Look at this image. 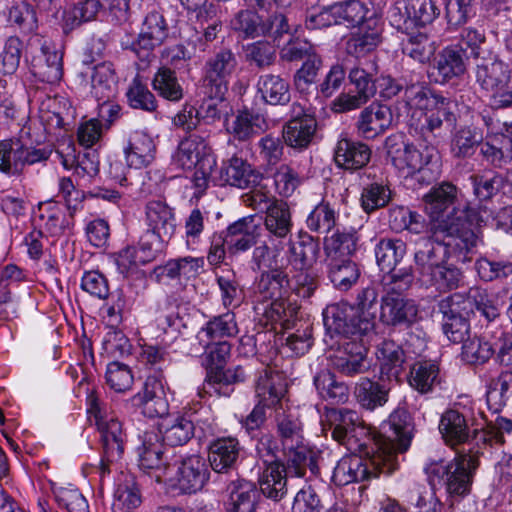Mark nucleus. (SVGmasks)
Masks as SVG:
<instances>
[{"instance_id": "obj_63", "label": "nucleus", "mask_w": 512, "mask_h": 512, "mask_svg": "<svg viewBox=\"0 0 512 512\" xmlns=\"http://www.w3.org/2000/svg\"><path fill=\"white\" fill-rule=\"evenodd\" d=\"M512 393V370H503L491 380L487 392V403L495 412L506 405L509 395Z\"/></svg>"}, {"instance_id": "obj_56", "label": "nucleus", "mask_w": 512, "mask_h": 512, "mask_svg": "<svg viewBox=\"0 0 512 512\" xmlns=\"http://www.w3.org/2000/svg\"><path fill=\"white\" fill-rule=\"evenodd\" d=\"M152 86L160 97L168 101L178 102L184 96V90L176 72L166 66L157 70L152 80Z\"/></svg>"}, {"instance_id": "obj_59", "label": "nucleus", "mask_w": 512, "mask_h": 512, "mask_svg": "<svg viewBox=\"0 0 512 512\" xmlns=\"http://www.w3.org/2000/svg\"><path fill=\"white\" fill-rule=\"evenodd\" d=\"M358 240L357 233L353 230L335 232L325 239L324 250L328 260L350 258L357 250Z\"/></svg>"}, {"instance_id": "obj_46", "label": "nucleus", "mask_w": 512, "mask_h": 512, "mask_svg": "<svg viewBox=\"0 0 512 512\" xmlns=\"http://www.w3.org/2000/svg\"><path fill=\"white\" fill-rule=\"evenodd\" d=\"M328 278L340 291L349 290L359 279L360 270L349 257L328 260Z\"/></svg>"}, {"instance_id": "obj_42", "label": "nucleus", "mask_w": 512, "mask_h": 512, "mask_svg": "<svg viewBox=\"0 0 512 512\" xmlns=\"http://www.w3.org/2000/svg\"><path fill=\"white\" fill-rule=\"evenodd\" d=\"M354 396L362 408L372 411L387 403L389 388L377 381L362 377L355 384Z\"/></svg>"}, {"instance_id": "obj_27", "label": "nucleus", "mask_w": 512, "mask_h": 512, "mask_svg": "<svg viewBox=\"0 0 512 512\" xmlns=\"http://www.w3.org/2000/svg\"><path fill=\"white\" fill-rule=\"evenodd\" d=\"M371 154L367 144L341 134L334 148V161L339 168L355 171L369 163Z\"/></svg>"}, {"instance_id": "obj_34", "label": "nucleus", "mask_w": 512, "mask_h": 512, "mask_svg": "<svg viewBox=\"0 0 512 512\" xmlns=\"http://www.w3.org/2000/svg\"><path fill=\"white\" fill-rule=\"evenodd\" d=\"M164 443L160 434L155 431H146L141 436V445L137 448L139 456V467L143 471L159 470L165 471L168 462L164 456Z\"/></svg>"}, {"instance_id": "obj_24", "label": "nucleus", "mask_w": 512, "mask_h": 512, "mask_svg": "<svg viewBox=\"0 0 512 512\" xmlns=\"http://www.w3.org/2000/svg\"><path fill=\"white\" fill-rule=\"evenodd\" d=\"M258 401L276 410L280 406H288L284 402L287 393V382L282 372L267 366L259 372L255 384Z\"/></svg>"}, {"instance_id": "obj_64", "label": "nucleus", "mask_w": 512, "mask_h": 512, "mask_svg": "<svg viewBox=\"0 0 512 512\" xmlns=\"http://www.w3.org/2000/svg\"><path fill=\"white\" fill-rule=\"evenodd\" d=\"M436 47L430 38L421 32L408 34L403 41L402 51L415 61L425 63L434 55Z\"/></svg>"}, {"instance_id": "obj_12", "label": "nucleus", "mask_w": 512, "mask_h": 512, "mask_svg": "<svg viewBox=\"0 0 512 512\" xmlns=\"http://www.w3.org/2000/svg\"><path fill=\"white\" fill-rule=\"evenodd\" d=\"M26 60L30 63L32 74L40 81L54 84L62 78V53L54 44L39 36L29 39Z\"/></svg>"}, {"instance_id": "obj_17", "label": "nucleus", "mask_w": 512, "mask_h": 512, "mask_svg": "<svg viewBox=\"0 0 512 512\" xmlns=\"http://www.w3.org/2000/svg\"><path fill=\"white\" fill-rule=\"evenodd\" d=\"M369 340H353L342 344L331 356L332 368L343 376L354 377L368 372L371 362L368 359Z\"/></svg>"}, {"instance_id": "obj_37", "label": "nucleus", "mask_w": 512, "mask_h": 512, "mask_svg": "<svg viewBox=\"0 0 512 512\" xmlns=\"http://www.w3.org/2000/svg\"><path fill=\"white\" fill-rule=\"evenodd\" d=\"M439 432L444 442L451 447L465 444L470 437L467 418L456 408L447 409L441 415Z\"/></svg>"}, {"instance_id": "obj_3", "label": "nucleus", "mask_w": 512, "mask_h": 512, "mask_svg": "<svg viewBox=\"0 0 512 512\" xmlns=\"http://www.w3.org/2000/svg\"><path fill=\"white\" fill-rule=\"evenodd\" d=\"M205 349L207 359V373L203 384V392L218 396H230L234 391L233 385L242 383L246 379L244 369L241 366L225 369L230 357L231 345L227 341L209 340Z\"/></svg>"}, {"instance_id": "obj_7", "label": "nucleus", "mask_w": 512, "mask_h": 512, "mask_svg": "<svg viewBox=\"0 0 512 512\" xmlns=\"http://www.w3.org/2000/svg\"><path fill=\"white\" fill-rule=\"evenodd\" d=\"M322 430L348 450L363 449L369 432L356 411L347 408H325L322 415Z\"/></svg>"}, {"instance_id": "obj_31", "label": "nucleus", "mask_w": 512, "mask_h": 512, "mask_svg": "<svg viewBox=\"0 0 512 512\" xmlns=\"http://www.w3.org/2000/svg\"><path fill=\"white\" fill-rule=\"evenodd\" d=\"M381 28L375 20H367L365 24L352 32L345 41V51L357 59L373 53L381 42Z\"/></svg>"}, {"instance_id": "obj_61", "label": "nucleus", "mask_w": 512, "mask_h": 512, "mask_svg": "<svg viewBox=\"0 0 512 512\" xmlns=\"http://www.w3.org/2000/svg\"><path fill=\"white\" fill-rule=\"evenodd\" d=\"M204 148L205 143L200 136L190 135L179 143L173 161L178 167L190 170L198 163Z\"/></svg>"}, {"instance_id": "obj_47", "label": "nucleus", "mask_w": 512, "mask_h": 512, "mask_svg": "<svg viewBox=\"0 0 512 512\" xmlns=\"http://www.w3.org/2000/svg\"><path fill=\"white\" fill-rule=\"evenodd\" d=\"M262 99L270 105H285L290 101L289 83L280 75L264 74L257 82Z\"/></svg>"}, {"instance_id": "obj_23", "label": "nucleus", "mask_w": 512, "mask_h": 512, "mask_svg": "<svg viewBox=\"0 0 512 512\" xmlns=\"http://www.w3.org/2000/svg\"><path fill=\"white\" fill-rule=\"evenodd\" d=\"M219 178L223 185L248 189L258 187L263 175L246 159L233 155L222 162Z\"/></svg>"}, {"instance_id": "obj_57", "label": "nucleus", "mask_w": 512, "mask_h": 512, "mask_svg": "<svg viewBox=\"0 0 512 512\" xmlns=\"http://www.w3.org/2000/svg\"><path fill=\"white\" fill-rule=\"evenodd\" d=\"M487 338L492 340L493 357L496 363L504 367L512 366V333L501 325L486 326Z\"/></svg>"}, {"instance_id": "obj_51", "label": "nucleus", "mask_w": 512, "mask_h": 512, "mask_svg": "<svg viewBox=\"0 0 512 512\" xmlns=\"http://www.w3.org/2000/svg\"><path fill=\"white\" fill-rule=\"evenodd\" d=\"M429 88L420 82L407 84L404 88L403 96L397 101L396 109L398 114L414 115L425 108L429 104Z\"/></svg>"}, {"instance_id": "obj_48", "label": "nucleus", "mask_w": 512, "mask_h": 512, "mask_svg": "<svg viewBox=\"0 0 512 512\" xmlns=\"http://www.w3.org/2000/svg\"><path fill=\"white\" fill-rule=\"evenodd\" d=\"M266 128V120L261 114L249 110H242L237 113L231 125L227 127V131L231 133L235 139L246 141L252 136L264 131Z\"/></svg>"}, {"instance_id": "obj_36", "label": "nucleus", "mask_w": 512, "mask_h": 512, "mask_svg": "<svg viewBox=\"0 0 512 512\" xmlns=\"http://www.w3.org/2000/svg\"><path fill=\"white\" fill-rule=\"evenodd\" d=\"M320 254V242L306 232L289 241L288 262L293 269L313 268Z\"/></svg>"}, {"instance_id": "obj_45", "label": "nucleus", "mask_w": 512, "mask_h": 512, "mask_svg": "<svg viewBox=\"0 0 512 512\" xmlns=\"http://www.w3.org/2000/svg\"><path fill=\"white\" fill-rule=\"evenodd\" d=\"M388 223L395 232L407 230L413 234H422L428 229L426 220L421 214L411 211L404 206H392L389 208Z\"/></svg>"}, {"instance_id": "obj_33", "label": "nucleus", "mask_w": 512, "mask_h": 512, "mask_svg": "<svg viewBox=\"0 0 512 512\" xmlns=\"http://www.w3.org/2000/svg\"><path fill=\"white\" fill-rule=\"evenodd\" d=\"M260 231V224L256 222L255 215L237 220L227 228L228 250L232 253L247 251L257 244Z\"/></svg>"}, {"instance_id": "obj_14", "label": "nucleus", "mask_w": 512, "mask_h": 512, "mask_svg": "<svg viewBox=\"0 0 512 512\" xmlns=\"http://www.w3.org/2000/svg\"><path fill=\"white\" fill-rule=\"evenodd\" d=\"M383 435L374 436V446L391 460L397 461V453L407 451L412 439L413 424L405 409L395 410L382 426Z\"/></svg>"}, {"instance_id": "obj_15", "label": "nucleus", "mask_w": 512, "mask_h": 512, "mask_svg": "<svg viewBox=\"0 0 512 512\" xmlns=\"http://www.w3.org/2000/svg\"><path fill=\"white\" fill-rule=\"evenodd\" d=\"M438 312L442 314V329L453 343H463L470 337L468 305L462 293H453L438 302Z\"/></svg>"}, {"instance_id": "obj_44", "label": "nucleus", "mask_w": 512, "mask_h": 512, "mask_svg": "<svg viewBox=\"0 0 512 512\" xmlns=\"http://www.w3.org/2000/svg\"><path fill=\"white\" fill-rule=\"evenodd\" d=\"M439 372L438 364L431 360L416 361L410 367L408 382L416 391L426 394L440 383Z\"/></svg>"}, {"instance_id": "obj_9", "label": "nucleus", "mask_w": 512, "mask_h": 512, "mask_svg": "<svg viewBox=\"0 0 512 512\" xmlns=\"http://www.w3.org/2000/svg\"><path fill=\"white\" fill-rule=\"evenodd\" d=\"M88 400L90 403L88 411L94 416L101 436L103 447L101 467L103 471H108L109 463L117 462L121 459L124 452L126 435L123 432L121 422L107 414L106 409L95 393H91Z\"/></svg>"}, {"instance_id": "obj_30", "label": "nucleus", "mask_w": 512, "mask_h": 512, "mask_svg": "<svg viewBox=\"0 0 512 512\" xmlns=\"http://www.w3.org/2000/svg\"><path fill=\"white\" fill-rule=\"evenodd\" d=\"M391 123L392 113L390 108L372 103L360 112L355 125L360 137L372 140L382 135Z\"/></svg>"}, {"instance_id": "obj_29", "label": "nucleus", "mask_w": 512, "mask_h": 512, "mask_svg": "<svg viewBox=\"0 0 512 512\" xmlns=\"http://www.w3.org/2000/svg\"><path fill=\"white\" fill-rule=\"evenodd\" d=\"M447 260V251L442 244L432 241L430 238H421L416 243L414 253V269L423 281H427L431 275Z\"/></svg>"}, {"instance_id": "obj_21", "label": "nucleus", "mask_w": 512, "mask_h": 512, "mask_svg": "<svg viewBox=\"0 0 512 512\" xmlns=\"http://www.w3.org/2000/svg\"><path fill=\"white\" fill-rule=\"evenodd\" d=\"M418 315V307L411 299L396 291H386L381 296L380 321L386 326L409 327Z\"/></svg>"}, {"instance_id": "obj_52", "label": "nucleus", "mask_w": 512, "mask_h": 512, "mask_svg": "<svg viewBox=\"0 0 512 512\" xmlns=\"http://www.w3.org/2000/svg\"><path fill=\"white\" fill-rule=\"evenodd\" d=\"M266 230L277 238H285L291 231L292 220L289 206L282 200H273L264 219Z\"/></svg>"}, {"instance_id": "obj_8", "label": "nucleus", "mask_w": 512, "mask_h": 512, "mask_svg": "<svg viewBox=\"0 0 512 512\" xmlns=\"http://www.w3.org/2000/svg\"><path fill=\"white\" fill-rule=\"evenodd\" d=\"M290 288L288 273L282 268H275L261 273L255 283V294L261 300H272L271 309L277 315V320L282 321L289 328L291 319L297 313V306L285 300Z\"/></svg>"}, {"instance_id": "obj_26", "label": "nucleus", "mask_w": 512, "mask_h": 512, "mask_svg": "<svg viewBox=\"0 0 512 512\" xmlns=\"http://www.w3.org/2000/svg\"><path fill=\"white\" fill-rule=\"evenodd\" d=\"M123 151L127 165L141 169L154 162L157 147L154 139L146 131L133 130L128 134Z\"/></svg>"}, {"instance_id": "obj_49", "label": "nucleus", "mask_w": 512, "mask_h": 512, "mask_svg": "<svg viewBox=\"0 0 512 512\" xmlns=\"http://www.w3.org/2000/svg\"><path fill=\"white\" fill-rule=\"evenodd\" d=\"M484 138L480 129L473 126L460 127L452 136L451 152L457 159L472 157L480 149Z\"/></svg>"}, {"instance_id": "obj_32", "label": "nucleus", "mask_w": 512, "mask_h": 512, "mask_svg": "<svg viewBox=\"0 0 512 512\" xmlns=\"http://www.w3.org/2000/svg\"><path fill=\"white\" fill-rule=\"evenodd\" d=\"M209 477L206 461L199 455H190L182 459L177 471V484L186 494L195 493L203 488Z\"/></svg>"}, {"instance_id": "obj_54", "label": "nucleus", "mask_w": 512, "mask_h": 512, "mask_svg": "<svg viewBox=\"0 0 512 512\" xmlns=\"http://www.w3.org/2000/svg\"><path fill=\"white\" fill-rule=\"evenodd\" d=\"M492 340L487 338L486 326L481 336L468 337L462 343V359L471 365H483L493 357Z\"/></svg>"}, {"instance_id": "obj_55", "label": "nucleus", "mask_w": 512, "mask_h": 512, "mask_svg": "<svg viewBox=\"0 0 512 512\" xmlns=\"http://www.w3.org/2000/svg\"><path fill=\"white\" fill-rule=\"evenodd\" d=\"M470 181L473 193L480 201L492 199L502 193L507 186L506 177L496 172L471 175Z\"/></svg>"}, {"instance_id": "obj_5", "label": "nucleus", "mask_w": 512, "mask_h": 512, "mask_svg": "<svg viewBox=\"0 0 512 512\" xmlns=\"http://www.w3.org/2000/svg\"><path fill=\"white\" fill-rule=\"evenodd\" d=\"M147 230L140 238V250L145 253L142 262H150L162 252L164 243L175 233L173 210L164 202L153 200L146 205Z\"/></svg>"}, {"instance_id": "obj_38", "label": "nucleus", "mask_w": 512, "mask_h": 512, "mask_svg": "<svg viewBox=\"0 0 512 512\" xmlns=\"http://www.w3.org/2000/svg\"><path fill=\"white\" fill-rule=\"evenodd\" d=\"M164 444L170 447L183 446L194 436L195 426L191 419L186 416L166 418L159 424L157 431Z\"/></svg>"}, {"instance_id": "obj_53", "label": "nucleus", "mask_w": 512, "mask_h": 512, "mask_svg": "<svg viewBox=\"0 0 512 512\" xmlns=\"http://www.w3.org/2000/svg\"><path fill=\"white\" fill-rule=\"evenodd\" d=\"M406 243L401 239L382 238L375 246V257L382 271L391 272L406 254Z\"/></svg>"}, {"instance_id": "obj_60", "label": "nucleus", "mask_w": 512, "mask_h": 512, "mask_svg": "<svg viewBox=\"0 0 512 512\" xmlns=\"http://www.w3.org/2000/svg\"><path fill=\"white\" fill-rule=\"evenodd\" d=\"M337 25L353 28L365 24L367 9L359 0H346L333 4Z\"/></svg>"}, {"instance_id": "obj_20", "label": "nucleus", "mask_w": 512, "mask_h": 512, "mask_svg": "<svg viewBox=\"0 0 512 512\" xmlns=\"http://www.w3.org/2000/svg\"><path fill=\"white\" fill-rule=\"evenodd\" d=\"M469 60L461 46L449 45L436 54L429 75L435 83H449L466 74Z\"/></svg>"}, {"instance_id": "obj_58", "label": "nucleus", "mask_w": 512, "mask_h": 512, "mask_svg": "<svg viewBox=\"0 0 512 512\" xmlns=\"http://www.w3.org/2000/svg\"><path fill=\"white\" fill-rule=\"evenodd\" d=\"M92 93L98 101L110 99L116 90V77L113 64L102 62L94 66L91 76Z\"/></svg>"}, {"instance_id": "obj_25", "label": "nucleus", "mask_w": 512, "mask_h": 512, "mask_svg": "<svg viewBox=\"0 0 512 512\" xmlns=\"http://www.w3.org/2000/svg\"><path fill=\"white\" fill-rule=\"evenodd\" d=\"M225 512H256L262 494L260 487L245 479L231 480L225 489Z\"/></svg>"}, {"instance_id": "obj_40", "label": "nucleus", "mask_w": 512, "mask_h": 512, "mask_svg": "<svg viewBox=\"0 0 512 512\" xmlns=\"http://www.w3.org/2000/svg\"><path fill=\"white\" fill-rule=\"evenodd\" d=\"M239 332L235 314L226 312L212 317L204 327L197 333L196 338L201 346H207L209 340L221 339L225 337H235Z\"/></svg>"}, {"instance_id": "obj_11", "label": "nucleus", "mask_w": 512, "mask_h": 512, "mask_svg": "<svg viewBox=\"0 0 512 512\" xmlns=\"http://www.w3.org/2000/svg\"><path fill=\"white\" fill-rule=\"evenodd\" d=\"M237 67L235 54L220 49L205 62L200 90L204 97L223 99L228 91L229 78Z\"/></svg>"}, {"instance_id": "obj_18", "label": "nucleus", "mask_w": 512, "mask_h": 512, "mask_svg": "<svg viewBox=\"0 0 512 512\" xmlns=\"http://www.w3.org/2000/svg\"><path fill=\"white\" fill-rule=\"evenodd\" d=\"M474 77L480 88L493 96L502 88H509L511 70L507 63L488 51L476 60Z\"/></svg>"}, {"instance_id": "obj_1", "label": "nucleus", "mask_w": 512, "mask_h": 512, "mask_svg": "<svg viewBox=\"0 0 512 512\" xmlns=\"http://www.w3.org/2000/svg\"><path fill=\"white\" fill-rule=\"evenodd\" d=\"M483 454L478 442L458 450L451 461H431L425 467L429 483L445 487L450 496L464 497L471 491L474 474Z\"/></svg>"}, {"instance_id": "obj_16", "label": "nucleus", "mask_w": 512, "mask_h": 512, "mask_svg": "<svg viewBox=\"0 0 512 512\" xmlns=\"http://www.w3.org/2000/svg\"><path fill=\"white\" fill-rule=\"evenodd\" d=\"M384 147L391 164L407 175L421 172L432 159V154L428 150L426 154L422 153L416 146L406 141L403 134L396 133L388 136Z\"/></svg>"}, {"instance_id": "obj_50", "label": "nucleus", "mask_w": 512, "mask_h": 512, "mask_svg": "<svg viewBox=\"0 0 512 512\" xmlns=\"http://www.w3.org/2000/svg\"><path fill=\"white\" fill-rule=\"evenodd\" d=\"M314 385L318 394L332 404L345 403L349 397L348 386L338 381L329 370H321L314 376Z\"/></svg>"}, {"instance_id": "obj_43", "label": "nucleus", "mask_w": 512, "mask_h": 512, "mask_svg": "<svg viewBox=\"0 0 512 512\" xmlns=\"http://www.w3.org/2000/svg\"><path fill=\"white\" fill-rule=\"evenodd\" d=\"M377 357L382 376L398 379L406 357L403 348L393 340H384L378 347Z\"/></svg>"}, {"instance_id": "obj_6", "label": "nucleus", "mask_w": 512, "mask_h": 512, "mask_svg": "<svg viewBox=\"0 0 512 512\" xmlns=\"http://www.w3.org/2000/svg\"><path fill=\"white\" fill-rule=\"evenodd\" d=\"M372 455L362 458L357 455L342 458L333 471V480L338 485L352 482L368 481L381 474L390 475L398 468V461L391 460L387 454L375 446L371 448Z\"/></svg>"}, {"instance_id": "obj_39", "label": "nucleus", "mask_w": 512, "mask_h": 512, "mask_svg": "<svg viewBox=\"0 0 512 512\" xmlns=\"http://www.w3.org/2000/svg\"><path fill=\"white\" fill-rule=\"evenodd\" d=\"M381 298L379 288L375 285H368L359 289L356 293L355 302L352 305L362 318L363 329H376V316L380 311Z\"/></svg>"}, {"instance_id": "obj_2", "label": "nucleus", "mask_w": 512, "mask_h": 512, "mask_svg": "<svg viewBox=\"0 0 512 512\" xmlns=\"http://www.w3.org/2000/svg\"><path fill=\"white\" fill-rule=\"evenodd\" d=\"M281 452L286 464L279 459L264 460L258 477L262 495L275 502L281 501L287 495V476L303 477L310 459V451L303 443L291 450L281 449Z\"/></svg>"}, {"instance_id": "obj_10", "label": "nucleus", "mask_w": 512, "mask_h": 512, "mask_svg": "<svg viewBox=\"0 0 512 512\" xmlns=\"http://www.w3.org/2000/svg\"><path fill=\"white\" fill-rule=\"evenodd\" d=\"M459 189L451 182H441L434 185L423 196V204L426 214L431 219V227L440 224L442 220L454 217H471L475 209L469 205L459 207Z\"/></svg>"}, {"instance_id": "obj_41", "label": "nucleus", "mask_w": 512, "mask_h": 512, "mask_svg": "<svg viewBox=\"0 0 512 512\" xmlns=\"http://www.w3.org/2000/svg\"><path fill=\"white\" fill-rule=\"evenodd\" d=\"M479 153L487 165L503 168L512 161V138L500 135L483 141Z\"/></svg>"}, {"instance_id": "obj_19", "label": "nucleus", "mask_w": 512, "mask_h": 512, "mask_svg": "<svg viewBox=\"0 0 512 512\" xmlns=\"http://www.w3.org/2000/svg\"><path fill=\"white\" fill-rule=\"evenodd\" d=\"M168 24L160 11L148 12L142 22L140 33L131 45V50L141 60H148L152 51L161 46L168 37Z\"/></svg>"}, {"instance_id": "obj_4", "label": "nucleus", "mask_w": 512, "mask_h": 512, "mask_svg": "<svg viewBox=\"0 0 512 512\" xmlns=\"http://www.w3.org/2000/svg\"><path fill=\"white\" fill-rule=\"evenodd\" d=\"M479 224L483 222L476 210L471 217H454L442 220L440 224L430 227L433 236H443V247L447 251V257H455L458 261L466 262L470 258L467 256L478 245L480 238L471 228L472 223Z\"/></svg>"}, {"instance_id": "obj_62", "label": "nucleus", "mask_w": 512, "mask_h": 512, "mask_svg": "<svg viewBox=\"0 0 512 512\" xmlns=\"http://www.w3.org/2000/svg\"><path fill=\"white\" fill-rule=\"evenodd\" d=\"M512 433V420L497 416L494 420L486 421L480 432L475 431V438L483 444L503 445L506 442V435Z\"/></svg>"}, {"instance_id": "obj_22", "label": "nucleus", "mask_w": 512, "mask_h": 512, "mask_svg": "<svg viewBox=\"0 0 512 512\" xmlns=\"http://www.w3.org/2000/svg\"><path fill=\"white\" fill-rule=\"evenodd\" d=\"M317 129L314 116L305 112L300 103L291 105V119L283 128L285 143L296 149H305L311 143Z\"/></svg>"}, {"instance_id": "obj_35", "label": "nucleus", "mask_w": 512, "mask_h": 512, "mask_svg": "<svg viewBox=\"0 0 512 512\" xmlns=\"http://www.w3.org/2000/svg\"><path fill=\"white\" fill-rule=\"evenodd\" d=\"M240 449L238 440L232 437L213 441L208 452V461L212 470L219 474H228L236 466Z\"/></svg>"}, {"instance_id": "obj_28", "label": "nucleus", "mask_w": 512, "mask_h": 512, "mask_svg": "<svg viewBox=\"0 0 512 512\" xmlns=\"http://www.w3.org/2000/svg\"><path fill=\"white\" fill-rule=\"evenodd\" d=\"M276 434L281 449L291 450L304 441L303 424L299 414L288 406L277 407L274 411Z\"/></svg>"}, {"instance_id": "obj_13", "label": "nucleus", "mask_w": 512, "mask_h": 512, "mask_svg": "<svg viewBox=\"0 0 512 512\" xmlns=\"http://www.w3.org/2000/svg\"><path fill=\"white\" fill-rule=\"evenodd\" d=\"M323 321L329 334L339 335L350 341L369 340L375 334L372 329H363L362 318L347 302L328 305L323 312Z\"/></svg>"}]
</instances>
